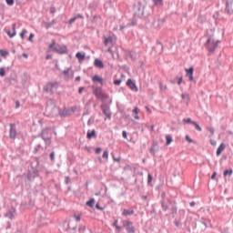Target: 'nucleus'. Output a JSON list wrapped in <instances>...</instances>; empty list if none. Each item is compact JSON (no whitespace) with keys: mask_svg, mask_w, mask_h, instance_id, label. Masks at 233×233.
Segmentation results:
<instances>
[{"mask_svg":"<svg viewBox=\"0 0 233 233\" xmlns=\"http://www.w3.org/2000/svg\"><path fill=\"white\" fill-rule=\"evenodd\" d=\"M69 112L70 111L68 109H64V110L59 109L58 114H59L60 117H66V116H68Z\"/></svg>","mask_w":233,"mask_h":233,"instance_id":"20","label":"nucleus"},{"mask_svg":"<svg viewBox=\"0 0 233 233\" xmlns=\"http://www.w3.org/2000/svg\"><path fill=\"white\" fill-rule=\"evenodd\" d=\"M181 97L183 99V101L188 105V101H190V95H188L187 93H182Z\"/></svg>","mask_w":233,"mask_h":233,"instance_id":"19","label":"nucleus"},{"mask_svg":"<svg viewBox=\"0 0 233 233\" xmlns=\"http://www.w3.org/2000/svg\"><path fill=\"white\" fill-rule=\"evenodd\" d=\"M208 132H210V134H212V136H214V132H215L214 127H209Z\"/></svg>","mask_w":233,"mask_h":233,"instance_id":"62","label":"nucleus"},{"mask_svg":"<svg viewBox=\"0 0 233 233\" xmlns=\"http://www.w3.org/2000/svg\"><path fill=\"white\" fill-rule=\"evenodd\" d=\"M57 89V83L55 82H49L47 85L44 87V90L46 92V94H54V90Z\"/></svg>","mask_w":233,"mask_h":233,"instance_id":"6","label":"nucleus"},{"mask_svg":"<svg viewBox=\"0 0 233 233\" xmlns=\"http://www.w3.org/2000/svg\"><path fill=\"white\" fill-rule=\"evenodd\" d=\"M183 83V76L177 78V85H181Z\"/></svg>","mask_w":233,"mask_h":233,"instance_id":"55","label":"nucleus"},{"mask_svg":"<svg viewBox=\"0 0 233 233\" xmlns=\"http://www.w3.org/2000/svg\"><path fill=\"white\" fill-rule=\"evenodd\" d=\"M139 112H140V110H139L137 107H135V108L133 109V114L137 115Z\"/></svg>","mask_w":233,"mask_h":233,"instance_id":"54","label":"nucleus"},{"mask_svg":"<svg viewBox=\"0 0 233 233\" xmlns=\"http://www.w3.org/2000/svg\"><path fill=\"white\" fill-rule=\"evenodd\" d=\"M28 41H30V43H32L34 41V34H30L29 37H28Z\"/></svg>","mask_w":233,"mask_h":233,"instance_id":"52","label":"nucleus"},{"mask_svg":"<svg viewBox=\"0 0 233 233\" xmlns=\"http://www.w3.org/2000/svg\"><path fill=\"white\" fill-rule=\"evenodd\" d=\"M96 202V199H94V198H90L86 203V205L87 206V207H90L91 208L94 207V203Z\"/></svg>","mask_w":233,"mask_h":233,"instance_id":"28","label":"nucleus"},{"mask_svg":"<svg viewBox=\"0 0 233 233\" xmlns=\"http://www.w3.org/2000/svg\"><path fill=\"white\" fill-rule=\"evenodd\" d=\"M172 141H173L172 136L167 135V136H166V145H167V146L170 145V143H172Z\"/></svg>","mask_w":233,"mask_h":233,"instance_id":"27","label":"nucleus"},{"mask_svg":"<svg viewBox=\"0 0 233 233\" xmlns=\"http://www.w3.org/2000/svg\"><path fill=\"white\" fill-rule=\"evenodd\" d=\"M73 218H75L76 221H81V215H74Z\"/></svg>","mask_w":233,"mask_h":233,"instance_id":"46","label":"nucleus"},{"mask_svg":"<svg viewBox=\"0 0 233 233\" xmlns=\"http://www.w3.org/2000/svg\"><path fill=\"white\" fill-rule=\"evenodd\" d=\"M152 183V175H147V185H150Z\"/></svg>","mask_w":233,"mask_h":233,"instance_id":"44","label":"nucleus"},{"mask_svg":"<svg viewBox=\"0 0 233 233\" xmlns=\"http://www.w3.org/2000/svg\"><path fill=\"white\" fill-rule=\"evenodd\" d=\"M175 225L176 227H179L181 225V222H179L178 220H175Z\"/></svg>","mask_w":233,"mask_h":233,"instance_id":"64","label":"nucleus"},{"mask_svg":"<svg viewBox=\"0 0 233 233\" xmlns=\"http://www.w3.org/2000/svg\"><path fill=\"white\" fill-rule=\"evenodd\" d=\"M160 203H161V207H162L163 210H164L165 212H167V210H168V206H167V204H165V200L162 199V200L160 201Z\"/></svg>","mask_w":233,"mask_h":233,"instance_id":"30","label":"nucleus"},{"mask_svg":"<svg viewBox=\"0 0 233 233\" xmlns=\"http://www.w3.org/2000/svg\"><path fill=\"white\" fill-rule=\"evenodd\" d=\"M153 26L157 29L161 28V25H163V20H157V22L152 23Z\"/></svg>","mask_w":233,"mask_h":233,"instance_id":"24","label":"nucleus"},{"mask_svg":"<svg viewBox=\"0 0 233 233\" xmlns=\"http://www.w3.org/2000/svg\"><path fill=\"white\" fill-rule=\"evenodd\" d=\"M94 66H95L96 68H105V64H104L103 61H101V59H99V58H96V59H95Z\"/></svg>","mask_w":233,"mask_h":233,"instance_id":"16","label":"nucleus"},{"mask_svg":"<svg viewBox=\"0 0 233 233\" xmlns=\"http://www.w3.org/2000/svg\"><path fill=\"white\" fill-rule=\"evenodd\" d=\"M127 86H128V88H130V90H133V92H138V88L137 86H136V83H134V81H132V79H127Z\"/></svg>","mask_w":233,"mask_h":233,"instance_id":"11","label":"nucleus"},{"mask_svg":"<svg viewBox=\"0 0 233 233\" xmlns=\"http://www.w3.org/2000/svg\"><path fill=\"white\" fill-rule=\"evenodd\" d=\"M49 157L51 159V161L55 162L56 161V152H51L49 155Z\"/></svg>","mask_w":233,"mask_h":233,"instance_id":"38","label":"nucleus"},{"mask_svg":"<svg viewBox=\"0 0 233 233\" xmlns=\"http://www.w3.org/2000/svg\"><path fill=\"white\" fill-rule=\"evenodd\" d=\"M232 169H226L224 170V176H232Z\"/></svg>","mask_w":233,"mask_h":233,"instance_id":"36","label":"nucleus"},{"mask_svg":"<svg viewBox=\"0 0 233 233\" xmlns=\"http://www.w3.org/2000/svg\"><path fill=\"white\" fill-rule=\"evenodd\" d=\"M51 14H56V7L52 6L50 7Z\"/></svg>","mask_w":233,"mask_h":233,"instance_id":"63","label":"nucleus"},{"mask_svg":"<svg viewBox=\"0 0 233 233\" xmlns=\"http://www.w3.org/2000/svg\"><path fill=\"white\" fill-rule=\"evenodd\" d=\"M103 158H104V159H108V150L104 151V153H103Z\"/></svg>","mask_w":233,"mask_h":233,"instance_id":"43","label":"nucleus"},{"mask_svg":"<svg viewBox=\"0 0 233 233\" xmlns=\"http://www.w3.org/2000/svg\"><path fill=\"white\" fill-rule=\"evenodd\" d=\"M6 76V71L5 70V67H0V76L5 77Z\"/></svg>","mask_w":233,"mask_h":233,"instance_id":"34","label":"nucleus"},{"mask_svg":"<svg viewBox=\"0 0 233 233\" xmlns=\"http://www.w3.org/2000/svg\"><path fill=\"white\" fill-rule=\"evenodd\" d=\"M171 214H172L173 216H176V214H177V208L173 207V208H171Z\"/></svg>","mask_w":233,"mask_h":233,"instance_id":"41","label":"nucleus"},{"mask_svg":"<svg viewBox=\"0 0 233 233\" xmlns=\"http://www.w3.org/2000/svg\"><path fill=\"white\" fill-rule=\"evenodd\" d=\"M154 49L157 50V54H163V44L157 41Z\"/></svg>","mask_w":233,"mask_h":233,"instance_id":"17","label":"nucleus"},{"mask_svg":"<svg viewBox=\"0 0 233 233\" xmlns=\"http://www.w3.org/2000/svg\"><path fill=\"white\" fill-rule=\"evenodd\" d=\"M76 57H77L78 60L83 61L85 60V54H81L80 52L76 53Z\"/></svg>","mask_w":233,"mask_h":233,"instance_id":"31","label":"nucleus"},{"mask_svg":"<svg viewBox=\"0 0 233 233\" xmlns=\"http://www.w3.org/2000/svg\"><path fill=\"white\" fill-rule=\"evenodd\" d=\"M49 134H50V127H46L42 130L41 134L39 135V137H41L46 143V148L47 147H50V145H52V138L48 137Z\"/></svg>","mask_w":233,"mask_h":233,"instance_id":"2","label":"nucleus"},{"mask_svg":"<svg viewBox=\"0 0 233 233\" xmlns=\"http://www.w3.org/2000/svg\"><path fill=\"white\" fill-rule=\"evenodd\" d=\"M92 81H94V83H100V85H103V78H101L99 76L95 75L92 78Z\"/></svg>","mask_w":233,"mask_h":233,"instance_id":"22","label":"nucleus"},{"mask_svg":"<svg viewBox=\"0 0 233 233\" xmlns=\"http://www.w3.org/2000/svg\"><path fill=\"white\" fill-rule=\"evenodd\" d=\"M186 141H187V143H194V140H192L188 135L186 136Z\"/></svg>","mask_w":233,"mask_h":233,"instance_id":"48","label":"nucleus"},{"mask_svg":"<svg viewBox=\"0 0 233 233\" xmlns=\"http://www.w3.org/2000/svg\"><path fill=\"white\" fill-rule=\"evenodd\" d=\"M9 137L10 139H15L17 137V127L15 124H10Z\"/></svg>","mask_w":233,"mask_h":233,"instance_id":"9","label":"nucleus"},{"mask_svg":"<svg viewBox=\"0 0 233 233\" xmlns=\"http://www.w3.org/2000/svg\"><path fill=\"white\" fill-rule=\"evenodd\" d=\"M93 137H97V135L96 133V129L87 131L86 138L87 139H92Z\"/></svg>","mask_w":233,"mask_h":233,"instance_id":"18","label":"nucleus"},{"mask_svg":"<svg viewBox=\"0 0 233 233\" xmlns=\"http://www.w3.org/2000/svg\"><path fill=\"white\" fill-rule=\"evenodd\" d=\"M76 20H77V17L74 16L69 20V25H73V23H76Z\"/></svg>","mask_w":233,"mask_h":233,"instance_id":"49","label":"nucleus"},{"mask_svg":"<svg viewBox=\"0 0 233 233\" xmlns=\"http://www.w3.org/2000/svg\"><path fill=\"white\" fill-rule=\"evenodd\" d=\"M224 12H225V14H228V15H232V14H233L232 0L226 1V7H225Z\"/></svg>","mask_w":233,"mask_h":233,"instance_id":"10","label":"nucleus"},{"mask_svg":"<svg viewBox=\"0 0 233 233\" xmlns=\"http://www.w3.org/2000/svg\"><path fill=\"white\" fill-rule=\"evenodd\" d=\"M114 85H116V86H119V85H121V80H115Z\"/></svg>","mask_w":233,"mask_h":233,"instance_id":"53","label":"nucleus"},{"mask_svg":"<svg viewBox=\"0 0 233 233\" xmlns=\"http://www.w3.org/2000/svg\"><path fill=\"white\" fill-rule=\"evenodd\" d=\"M43 26L48 30V28H52V22H43Z\"/></svg>","mask_w":233,"mask_h":233,"instance_id":"32","label":"nucleus"},{"mask_svg":"<svg viewBox=\"0 0 233 233\" xmlns=\"http://www.w3.org/2000/svg\"><path fill=\"white\" fill-rule=\"evenodd\" d=\"M96 208H97V210H104L105 209L104 208H101V206L98 203L96 205Z\"/></svg>","mask_w":233,"mask_h":233,"instance_id":"57","label":"nucleus"},{"mask_svg":"<svg viewBox=\"0 0 233 233\" xmlns=\"http://www.w3.org/2000/svg\"><path fill=\"white\" fill-rule=\"evenodd\" d=\"M65 183L66 185H68V183H70V177H66Z\"/></svg>","mask_w":233,"mask_h":233,"instance_id":"56","label":"nucleus"},{"mask_svg":"<svg viewBox=\"0 0 233 233\" xmlns=\"http://www.w3.org/2000/svg\"><path fill=\"white\" fill-rule=\"evenodd\" d=\"M113 38L112 36L105 37L104 45L106 46L109 43H112Z\"/></svg>","mask_w":233,"mask_h":233,"instance_id":"29","label":"nucleus"},{"mask_svg":"<svg viewBox=\"0 0 233 233\" xmlns=\"http://www.w3.org/2000/svg\"><path fill=\"white\" fill-rule=\"evenodd\" d=\"M63 74L64 76H70V68L64 70Z\"/></svg>","mask_w":233,"mask_h":233,"instance_id":"45","label":"nucleus"},{"mask_svg":"<svg viewBox=\"0 0 233 233\" xmlns=\"http://www.w3.org/2000/svg\"><path fill=\"white\" fill-rule=\"evenodd\" d=\"M41 148H43V146H41V144L36 145L34 147L33 154H37V152H39L41 150Z\"/></svg>","mask_w":233,"mask_h":233,"instance_id":"26","label":"nucleus"},{"mask_svg":"<svg viewBox=\"0 0 233 233\" xmlns=\"http://www.w3.org/2000/svg\"><path fill=\"white\" fill-rule=\"evenodd\" d=\"M149 152L153 154V156H156V149L154 147H150Z\"/></svg>","mask_w":233,"mask_h":233,"instance_id":"51","label":"nucleus"},{"mask_svg":"<svg viewBox=\"0 0 233 233\" xmlns=\"http://www.w3.org/2000/svg\"><path fill=\"white\" fill-rule=\"evenodd\" d=\"M28 31L26 29H23L22 32L20 33V37L21 39H25V34H27Z\"/></svg>","mask_w":233,"mask_h":233,"instance_id":"40","label":"nucleus"},{"mask_svg":"<svg viewBox=\"0 0 233 233\" xmlns=\"http://www.w3.org/2000/svg\"><path fill=\"white\" fill-rule=\"evenodd\" d=\"M93 94L97 97V99H108V95L99 88L94 89Z\"/></svg>","mask_w":233,"mask_h":233,"instance_id":"7","label":"nucleus"},{"mask_svg":"<svg viewBox=\"0 0 233 233\" xmlns=\"http://www.w3.org/2000/svg\"><path fill=\"white\" fill-rule=\"evenodd\" d=\"M137 12H135V15H137V17H147V15H145V7H143V9H141V6L137 7Z\"/></svg>","mask_w":233,"mask_h":233,"instance_id":"13","label":"nucleus"},{"mask_svg":"<svg viewBox=\"0 0 233 233\" xmlns=\"http://www.w3.org/2000/svg\"><path fill=\"white\" fill-rule=\"evenodd\" d=\"M15 26H16L15 24L12 25L13 33H12V31H10L8 29L5 30V34H7V35H9V37H15V35L17 34L15 31Z\"/></svg>","mask_w":233,"mask_h":233,"instance_id":"14","label":"nucleus"},{"mask_svg":"<svg viewBox=\"0 0 233 233\" xmlns=\"http://www.w3.org/2000/svg\"><path fill=\"white\" fill-rule=\"evenodd\" d=\"M154 6H163V0H152Z\"/></svg>","mask_w":233,"mask_h":233,"instance_id":"25","label":"nucleus"},{"mask_svg":"<svg viewBox=\"0 0 233 233\" xmlns=\"http://www.w3.org/2000/svg\"><path fill=\"white\" fill-rule=\"evenodd\" d=\"M159 87L162 92H165L167 90V85H164L163 83L159 82Z\"/></svg>","mask_w":233,"mask_h":233,"instance_id":"33","label":"nucleus"},{"mask_svg":"<svg viewBox=\"0 0 233 233\" xmlns=\"http://www.w3.org/2000/svg\"><path fill=\"white\" fill-rule=\"evenodd\" d=\"M77 230V223L74 220H69L67 224L66 231L70 233H76Z\"/></svg>","mask_w":233,"mask_h":233,"instance_id":"8","label":"nucleus"},{"mask_svg":"<svg viewBox=\"0 0 233 233\" xmlns=\"http://www.w3.org/2000/svg\"><path fill=\"white\" fill-rule=\"evenodd\" d=\"M186 72L189 81H194V67L186 69Z\"/></svg>","mask_w":233,"mask_h":233,"instance_id":"12","label":"nucleus"},{"mask_svg":"<svg viewBox=\"0 0 233 233\" xmlns=\"http://www.w3.org/2000/svg\"><path fill=\"white\" fill-rule=\"evenodd\" d=\"M0 56H8V51L0 49Z\"/></svg>","mask_w":233,"mask_h":233,"instance_id":"42","label":"nucleus"},{"mask_svg":"<svg viewBox=\"0 0 233 233\" xmlns=\"http://www.w3.org/2000/svg\"><path fill=\"white\" fill-rule=\"evenodd\" d=\"M33 174H34L33 177H37V176H39V171L37 169H34Z\"/></svg>","mask_w":233,"mask_h":233,"instance_id":"47","label":"nucleus"},{"mask_svg":"<svg viewBox=\"0 0 233 233\" xmlns=\"http://www.w3.org/2000/svg\"><path fill=\"white\" fill-rule=\"evenodd\" d=\"M14 212H15V209H10L5 213V218H8V219H14Z\"/></svg>","mask_w":233,"mask_h":233,"instance_id":"21","label":"nucleus"},{"mask_svg":"<svg viewBox=\"0 0 233 233\" xmlns=\"http://www.w3.org/2000/svg\"><path fill=\"white\" fill-rule=\"evenodd\" d=\"M218 45H219V40L216 41L208 37L205 46L208 50L209 54H214V52H216V48H218Z\"/></svg>","mask_w":233,"mask_h":233,"instance_id":"3","label":"nucleus"},{"mask_svg":"<svg viewBox=\"0 0 233 233\" xmlns=\"http://www.w3.org/2000/svg\"><path fill=\"white\" fill-rule=\"evenodd\" d=\"M193 125L195 126L196 130L198 132H201L203 129L198 126V122H193Z\"/></svg>","mask_w":233,"mask_h":233,"instance_id":"37","label":"nucleus"},{"mask_svg":"<svg viewBox=\"0 0 233 233\" xmlns=\"http://www.w3.org/2000/svg\"><path fill=\"white\" fill-rule=\"evenodd\" d=\"M86 230V226H80L79 228H78L79 233H85Z\"/></svg>","mask_w":233,"mask_h":233,"instance_id":"39","label":"nucleus"},{"mask_svg":"<svg viewBox=\"0 0 233 233\" xmlns=\"http://www.w3.org/2000/svg\"><path fill=\"white\" fill-rule=\"evenodd\" d=\"M49 50L52 52H56V54H66L68 52V48L66 46L57 45L56 46V40H52V43L49 45Z\"/></svg>","mask_w":233,"mask_h":233,"instance_id":"1","label":"nucleus"},{"mask_svg":"<svg viewBox=\"0 0 233 233\" xmlns=\"http://www.w3.org/2000/svg\"><path fill=\"white\" fill-rule=\"evenodd\" d=\"M95 153L96 154H101V147L96 148Z\"/></svg>","mask_w":233,"mask_h":233,"instance_id":"61","label":"nucleus"},{"mask_svg":"<svg viewBox=\"0 0 233 233\" xmlns=\"http://www.w3.org/2000/svg\"><path fill=\"white\" fill-rule=\"evenodd\" d=\"M134 214H135L134 209L124 208L122 211V216H124V218H127V216H134Z\"/></svg>","mask_w":233,"mask_h":233,"instance_id":"15","label":"nucleus"},{"mask_svg":"<svg viewBox=\"0 0 233 233\" xmlns=\"http://www.w3.org/2000/svg\"><path fill=\"white\" fill-rule=\"evenodd\" d=\"M225 150V144L221 143L217 149V156H221V152Z\"/></svg>","mask_w":233,"mask_h":233,"instance_id":"23","label":"nucleus"},{"mask_svg":"<svg viewBox=\"0 0 233 233\" xmlns=\"http://www.w3.org/2000/svg\"><path fill=\"white\" fill-rule=\"evenodd\" d=\"M5 2L9 6H12L14 5V0H5Z\"/></svg>","mask_w":233,"mask_h":233,"instance_id":"50","label":"nucleus"},{"mask_svg":"<svg viewBox=\"0 0 233 233\" xmlns=\"http://www.w3.org/2000/svg\"><path fill=\"white\" fill-rule=\"evenodd\" d=\"M83 90H85V87L84 86H80L78 88V94H83Z\"/></svg>","mask_w":233,"mask_h":233,"instance_id":"59","label":"nucleus"},{"mask_svg":"<svg viewBox=\"0 0 233 233\" xmlns=\"http://www.w3.org/2000/svg\"><path fill=\"white\" fill-rule=\"evenodd\" d=\"M101 110L104 114V116H106V118H104L105 121H106L107 119H112V111H110V106L106 104H104L101 106Z\"/></svg>","mask_w":233,"mask_h":233,"instance_id":"5","label":"nucleus"},{"mask_svg":"<svg viewBox=\"0 0 233 233\" xmlns=\"http://www.w3.org/2000/svg\"><path fill=\"white\" fill-rule=\"evenodd\" d=\"M122 225H123L124 228H126L127 232L136 233V228H134V225H133L132 221L123 220Z\"/></svg>","mask_w":233,"mask_h":233,"instance_id":"4","label":"nucleus"},{"mask_svg":"<svg viewBox=\"0 0 233 233\" xmlns=\"http://www.w3.org/2000/svg\"><path fill=\"white\" fill-rule=\"evenodd\" d=\"M122 137H124V139H127V131L122 132Z\"/></svg>","mask_w":233,"mask_h":233,"instance_id":"58","label":"nucleus"},{"mask_svg":"<svg viewBox=\"0 0 233 233\" xmlns=\"http://www.w3.org/2000/svg\"><path fill=\"white\" fill-rule=\"evenodd\" d=\"M75 17H76V19H85V16H83L82 15H76Z\"/></svg>","mask_w":233,"mask_h":233,"instance_id":"60","label":"nucleus"},{"mask_svg":"<svg viewBox=\"0 0 233 233\" xmlns=\"http://www.w3.org/2000/svg\"><path fill=\"white\" fill-rule=\"evenodd\" d=\"M183 122L184 123H190L191 125H194V123H196V121H193L192 118H184Z\"/></svg>","mask_w":233,"mask_h":233,"instance_id":"35","label":"nucleus"}]
</instances>
